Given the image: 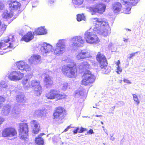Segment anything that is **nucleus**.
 <instances>
[{
  "mask_svg": "<svg viewBox=\"0 0 145 145\" xmlns=\"http://www.w3.org/2000/svg\"><path fill=\"white\" fill-rule=\"evenodd\" d=\"M84 89H79L75 91V96H77L78 95L83 96L84 94Z\"/></svg>",
  "mask_w": 145,
  "mask_h": 145,
  "instance_id": "obj_34",
  "label": "nucleus"
},
{
  "mask_svg": "<svg viewBox=\"0 0 145 145\" xmlns=\"http://www.w3.org/2000/svg\"><path fill=\"white\" fill-rule=\"evenodd\" d=\"M68 85L67 83L65 82L61 85V87L62 90L65 91L67 89Z\"/></svg>",
  "mask_w": 145,
  "mask_h": 145,
  "instance_id": "obj_39",
  "label": "nucleus"
},
{
  "mask_svg": "<svg viewBox=\"0 0 145 145\" xmlns=\"http://www.w3.org/2000/svg\"><path fill=\"white\" fill-rule=\"evenodd\" d=\"M66 42L65 39L59 40L55 44L54 47L50 44L44 42L39 45L40 51L41 54L44 56L52 54L59 56L65 52L66 48Z\"/></svg>",
  "mask_w": 145,
  "mask_h": 145,
  "instance_id": "obj_1",
  "label": "nucleus"
},
{
  "mask_svg": "<svg viewBox=\"0 0 145 145\" xmlns=\"http://www.w3.org/2000/svg\"><path fill=\"white\" fill-rule=\"evenodd\" d=\"M86 129L84 128L81 127L80 129V130L79 131V133H82L83 132V131L86 130Z\"/></svg>",
  "mask_w": 145,
  "mask_h": 145,
  "instance_id": "obj_46",
  "label": "nucleus"
},
{
  "mask_svg": "<svg viewBox=\"0 0 145 145\" xmlns=\"http://www.w3.org/2000/svg\"><path fill=\"white\" fill-rule=\"evenodd\" d=\"M14 110H13L12 112V113H16V109L15 108H14Z\"/></svg>",
  "mask_w": 145,
  "mask_h": 145,
  "instance_id": "obj_53",
  "label": "nucleus"
},
{
  "mask_svg": "<svg viewBox=\"0 0 145 145\" xmlns=\"http://www.w3.org/2000/svg\"><path fill=\"white\" fill-rule=\"evenodd\" d=\"M9 8L11 12H17L20 9L21 4L20 3L16 0H9L8 1Z\"/></svg>",
  "mask_w": 145,
  "mask_h": 145,
  "instance_id": "obj_12",
  "label": "nucleus"
},
{
  "mask_svg": "<svg viewBox=\"0 0 145 145\" xmlns=\"http://www.w3.org/2000/svg\"><path fill=\"white\" fill-rule=\"evenodd\" d=\"M95 77L89 71L84 73L82 76V84L85 86H89L93 83L95 81Z\"/></svg>",
  "mask_w": 145,
  "mask_h": 145,
  "instance_id": "obj_6",
  "label": "nucleus"
},
{
  "mask_svg": "<svg viewBox=\"0 0 145 145\" xmlns=\"http://www.w3.org/2000/svg\"><path fill=\"white\" fill-rule=\"evenodd\" d=\"M40 83V81L35 80H32L30 82V88H32L35 94L37 96H40L42 91Z\"/></svg>",
  "mask_w": 145,
  "mask_h": 145,
  "instance_id": "obj_10",
  "label": "nucleus"
},
{
  "mask_svg": "<svg viewBox=\"0 0 145 145\" xmlns=\"http://www.w3.org/2000/svg\"><path fill=\"white\" fill-rule=\"evenodd\" d=\"M33 114L35 117L40 118L44 116L45 112L43 110H37L33 112Z\"/></svg>",
  "mask_w": 145,
  "mask_h": 145,
  "instance_id": "obj_28",
  "label": "nucleus"
},
{
  "mask_svg": "<svg viewBox=\"0 0 145 145\" xmlns=\"http://www.w3.org/2000/svg\"><path fill=\"white\" fill-rule=\"evenodd\" d=\"M44 135V133H41L36 138L35 140V145H43L44 144L43 139L41 137Z\"/></svg>",
  "mask_w": 145,
  "mask_h": 145,
  "instance_id": "obj_27",
  "label": "nucleus"
},
{
  "mask_svg": "<svg viewBox=\"0 0 145 145\" xmlns=\"http://www.w3.org/2000/svg\"><path fill=\"white\" fill-rule=\"evenodd\" d=\"M116 64L117 68V71H116V72L118 74H120L121 72L122 69L119 66L120 64V61L118 60L117 62H116Z\"/></svg>",
  "mask_w": 145,
  "mask_h": 145,
  "instance_id": "obj_35",
  "label": "nucleus"
},
{
  "mask_svg": "<svg viewBox=\"0 0 145 145\" xmlns=\"http://www.w3.org/2000/svg\"><path fill=\"white\" fill-rule=\"evenodd\" d=\"M113 135H114L112 134L110 135V136L111 137H112L113 136Z\"/></svg>",
  "mask_w": 145,
  "mask_h": 145,
  "instance_id": "obj_61",
  "label": "nucleus"
},
{
  "mask_svg": "<svg viewBox=\"0 0 145 145\" xmlns=\"http://www.w3.org/2000/svg\"><path fill=\"white\" fill-rule=\"evenodd\" d=\"M107 62L106 63V64H103L101 65L100 67L102 70L103 73L105 74H108V72H110V69H109L108 67H107Z\"/></svg>",
  "mask_w": 145,
  "mask_h": 145,
  "instance_id": "obj_32",
  "label": "nucleus"
},
{
  "mask_svg": "<svg viewBox=\"0 0 145 145\" xmlns=\"http://www.w3.org/2000/svg\"><path fill=\"white\" fill-rule=\"evenodd\" d=\"M45 96L48 99H53L55 98L62 99L65 98L66 96L64 93H60L57 91L52 90L50 92L46 93Z\"/></svg>",
  "mask_w": 145,
  "mask_h": 145,
  "instance_id": "obj_8",
  "label": "nucleus"
},
{
  "mask_svg": "<svg viewBox=\"0 0 145 145\" xmlns=\"http://www.w3.org/2000/svg\"><path fill=\"white\" fill-rule=\"evenodd\" d=\"M138 2V0H127V11L130 10L132 7L135 6ZM129 13L127 11V14Z\"/></svg>",
  "mask_w": 145,
  "mask_h": 145,
  "instance_id": "obj_24",
  "label": "nucleus"
},
{
  "mask_svg": "<svg viewBox=\"0 0 145 145\" xmlns=\"http://www.w3.org/2000/svg\"><path fill=\"white\" fill-rule=\"evenodd\" d=\"M41 61V56L38 54H34L29 59V62L33 65L40 63Z\"/></svg>",
  "mask_w": 145,
  "mask_h": 145,
  "instance_id": "obj_18",
  "label": "nucleus"
},
{
  "mask_svg": "<svg viewBox=\"0 0 145 145\" xmlns=\"http://www.w3.org/2000/svg\"><path fill=\"white\" fill-rule=\"evenodd\" d=\"M127 84H128V83L130 84V83H131L129 82V80H127Z\"/></svg>",
  "mask_w": 145,
  "mask_h": 145,
  "instance_id": "obj_64",
  "label": "nucleus"
},
{
  "mask_svg": "<svg viewBox=\"0 0 145 145\" xmlns=\"http://www.w3.org/2000/svg\"><path fill=\"white\" fill-rule=\"evenodd\" d=\"M84 38L88 43L95 44L98 43L99 40L97 36L91 32L87 31L84 33Z\"/></svg>",
  "mask_w": 145,
  "mask_h": 145,
  "instance_id": "obj_9",
  "label": "nucleus"
},
{
  "mask_svg": "<svg viewBox=\"0 0 145 145\" xmlns=\"http://www.w3.org/2000/svg\"><path fill=\"white\" fill-rule=\"evenodd\" d=\"M31 127L33 128V131L35 134H37L40 130V125L39 123L35 120H32L30 122Z\"/></svg>",
  "mask_w": 145,
  "mask_h": 145,
  "instance_id": "obj_19",
  "label": "nucleus"
},
{
  "mask_svg": "<svg viewBox=\"0 0 145 145\" xmlns=\"http://www.w3.org/2000/svg\"><path fill=\"white\" fill-rule=\"evenodd\" d=\"M96 117H100L101 116H102V115H97L95 116Z\"/></svg>",
  "mask_w": 145,
  "mask_h": 145,
  "instance_id": "obj_55",
  "label": "nucleus"
},
{
  "mask_svg": "<svg viewBox=\"0 0 145 145\" xmlns=\"http://www.w3.org/2000/svg\"><path fill=\"white\" fill-rule=\"evenodd\" d=\"M4 7V5L2 2L0 1V10H2Z\"/></svg>",
  "mask_w": 145,
  "mask_h": 145,
  "instance_id": "obj_45",
  "label": "nucleus"
},
{
  "mask_svg": "<svg viewBox=\"0 0 145 145\" xmlns=\"http://www.w3.org/2000/svg\"><path fill=\"white\" fill-rule=\"evenodd\" d=\"M17 132L14 128H9L5 129L2 133V136L3 137H11L16 135Z\"/></svg>",
  "mask_w": 145,
  "mask_h": 145,
  "instance_id": "obj_16",
  "label": "nucleus"
},
{
  "mask_svg": "<svg viewBox=\"0 0 145 145\" xmlns=\"http://www.w3.org/2000/svg\"><path fill=\"white\" fill-rule=\"evenodd\" d=\"M127 30V29L125 28L123 30V32L125 33L126 32Z\"/></svg>",
  "mask_w": 145,
  "mask_h": 145,
  "instance_id": "obj_54",
  "label": "nucleus"
},
{
  "mask_svg": "<svg viewBox=\"0 0 145 145\" xmlns=\"http://www.w3.org/2000/svg\"><path fill=\"white\" fill-rule=\"evenodd\" d=\"M113 135H114L112 134L110 135V136L111 137H112L113 136Z\"/></svg>",
  "mask_w": 145,
  "mask_h": 145,
  "instance_id": "obj_62",
  "label": "nucleus"
},
{
  "mask_svg": "<svg viewBox=\"0 0 145 145\" xmlns=\"http://www.w3.org/2000/svg\"><path fill=\"white\" fill-rule=\"evenodd\" d=\"M79 129V128H77L76 129L74 130L73 131L74 133V134H76L78 132V131Z\"/></svg>",
  "mask_w": 145,
  "mask_h": 145,
  "instance_id": "obj_50",
  "label": "nucleus"
},
{
  "mask_svg": "<svg viewBox=\"0 0 145 145\" xmlns=\"http://www.w3.org/2000/svg\"><path fill=\"white\" fill-rule=\"evenodd\" d=\"M77 67L80 69L84 71L89 69L90 65L87 61H84L78 65Z\"/></svg>",
  "mask_w": 145,
  "mask_h": 145,
  "instance_id": "obj_23",
  "label": "nucleus"
},
{
  "mask_svg": "<svg viewBox=\"0 0 145 145\" xmlns=\"http://www.w3.org/2000/svg\"><path fill=\"white\" fill-rule=\"evenodd\" d=\"M108 46L109 48H110L111 50H112L113 49L115 48L116 47L112 43H110Z\"/></svg>",
  "mask_w": 145,
  "mask_h": 145,
  "instance_id": "obj_42",
  "label": "nucleus"
},
{
  "mask_svg": "<svg viewBox=\"0 0 145 145\" xmlns=\"http://www.w3.org/2000/svg\"><path fill=\"white\" fill-rule=\"evenodd\" d=\"M121 7V4L119 2L115 3L112 5V10L116 13H117L120 12Z\"/></svg>",
  "mask_w": 145,
  "mask_h": 145,
  "instance_id": "obj_22",
  "label": "nucleus"
},
{
  "mask_svg": "<svg viewBox=\"0 0 145 145\" xmlns=\"http://www.w3.org/2000/svg\"><path fill=\"white\" fill-rule=\"evenodd\" d=\"M115 139V138L114 137H111L110 138V140H112V141H113Z\"/></svg>",
  "mask_w": 145,
  "mask_h": 145,
  "instance_id": "obj_52",
  "label": "nucleus"
},
{
  "mask_svg": "<svg viewBox=\"0 0 145 145\" xmlns=\"http://www.w3.org/2000/svg\"><path fill=\"white\" fill-rule=\"evenodd\" d=\"M16 66L19 69L25 71L27 72L30 71L31 70V66L23 61H20L17 62L16 63Z\"/></svg>",
  "mask_w": 145,
  "mask_h": 145,
  "instance_id": "obj_14",
  "label": "nucleus"
},
{
  "mask_svg": "<svg viewBox=\"0 0 145 145\" xmlns=\"http://www.w3.org/2000/svg\"><path fill=\"white\" fill-rule=\"evenodd\" d=\"M70 128V126H68L66 128L68 130Z\"/></svg>",
  "mask_w": 145,
  "mask_h": 145,
  "instance_id": "obj_57",
  "label": "nucleus"
},
{
  "mask_svg": "<svg viewBox=\"0 0 145 145\" xmlns=\"http://www.w3.org/2000/svg\"><path fill=\"white\" fill-rule=\"evenodd\" d=\"M28 79L27 78H24L22 81V83L25 89H28L30 88V83L28 84Z\"/></svg>",
  "mask_w": 145,
  "mask_h": 145,
  "instance_id": "obj_33",
  "label": "nucleus"
},
{
  "mask_svg": "<svg viewBox=\"0 0 145 145\" xmlns=\"http://www.w3.org/2000/svg\"><path fill=\"white\" fill-rule=\"evenodd\" d=\"M5 100V99L3 97L0 96V108L1 107V105L3 102Z\"/></svg>",
  "mask_w": 145,
  "mask_h": 145,
  "instance_id": "obj_43",
  "label": "nucleus"
},
{
  "mask_svg": "<svg viewBox=\"0 0 145 145\" xmlns=\"http://www.w3.org/2000/svg\"><path fill=\"white\" fill-rule=\"evenodd\" d=\"M138 53V52H137L135 53H131V54L129 55V56L128 58H129L130 59L133 58V57L135 54H137Z\"/></svg>",
  "mask_w": 145,
  "mask_h": 145,
  "instance_id": "obj_44",
  "label": "nucleus"
},
{
  "mask_svg": "<svg viewBox=\"0 0 145 145\" xmlns=\"http://www.w3.org/2000/svg\"><path fill=\"white\" fill-rule=\"evenodd\" d=\"M70 128V126H68L66 128L68 130Z\"/></svg>",
  "mask_w": 145,
  "mask_h": 145,
  "instance_id": "obj_56",
  "label": "nucleus"
},
{
  "mask_svg": "<svg viewBox=\"0 0 145 145\" xmlns=\"http://www.w3.org/2000/svg\"><path fill=\"white\" fill-rule=\"evenodd\" d=\"M121 3L124 5H126L127 3V0H121Z\"/></svg>",
  "mask_w": 145,
  "mask_h": 145,
  "instance_id": "obj_48",
  "label": "nucleus"
},
{
  "mask_svg": "<svg viewBox=\"0 0 145 145\" xmlns=\"http://www.w3.org/2000/svg\"><path fill=\"white\" fill-rule=\"evenodd\" d=\"M12 12L6 10L2 14V17L4 18L8 19L11 18L14 15V13Z\"/></svg>",
  "mask_w": 145,
  "mask_h": 145,
  "instance_id": "obj_29",
  "label": "nucleus"
},
{
  "mask_svg": "<svg viewBox=\"0 0 145 145\" xmlns=\"http://www.w3.org/2000/svg\"><path fill=\"white\" fill-rule=\"evenodd\" d=\"M88 133H89V134H91L94 133L93 130L92 129H90L89 130Z\"/></svg>",
  "mask_w": 145,
  "mask_h": 145,
  "instance_id": "obj_49",
  "label": "nucleus"
},
{
  "mask_svg": "<svg viewBox=\"0 0 145 145\" xmlns=\"http://www.w3.org/2000/svg\"><path fill=\"white\" fill-rule=\"evenodd\" d=\"M19 136L20 138L25 140L27 139L29 136L28 125L26 123H20L19 124Z\"/></svg>",
  "mask_w": 145,
  "mask_h": 145,
  "instance_id": "obj_7",
  "label": "nucleus"
},
{
  "mask_svg": "<svg viewBox=\"0 0 145 145\" xmlns=\"http://www.w3.org/2000/svg\"><path fill=\"white\" fill-rule=\"evenodd\" d=\"M107 3L109 2L110 0H101Z\"/></svg>",
  "mask_w": 145,
  "mask_h": 145,
  "instance_id": "obj_51",
  "label": "nucleus"
},
{
  "mask_svg": "<svg viewBox=\"0 0 145 145\" xmlns=\"http://www.w3.org/2000/svg\"><path fill=\"white\" fill-rule=\"evenodd\" d=\"M90 56L89 51L87 49H84L78 52L76 56V58L77 60L85 59L89 57Z\"/></svg>",
  "mask_w": 145,
  "mask_h": 145,
  "instance_id": "obj_17",
  "label": "nucleus"
},
{
  "mask_svg": "<svg viewBox=\"0 0 145 145\" xmlns=\"http://www.w3.org/2000/svg\"><path fill=\"white\" fill-rule=\"evenodd\" d=\"M70 128V126H68L66 128L68 130Z\"/></svg>",
  "mask_w": 145,
  "mask_h": 145,
  "instance_id": "obj_58",
  "label": "nucleus"
},
{
  "mask_svg": "<svg viewBox=\"0 0 145 145\" xmlns=\"http://www.w3.org/2000/svg\"><path fill=\"white\" fill-rule=\"evenodd\" d=\"M83 2V0H72V2L75 5H80Z\"/></svg>",
  "mask_w": 145,
  "mask_h": 145,
  "instance_id": "obj_37",
  "label": "nucleus"
},
{
  "mask_svg": "<svg viewBox=\"0 0 145 145\" xmlns=\"http://www.w3.org/2000/svg\"><path fill=\"white\" fill-rule=\"evenodd\" d=\"M15 40L13 35H11L2 40L0 42V50H5L7 48L14 49L15 47L14 42Z\"/></svg>",
  "mask_w": 145,
  "mask_h": 145,
  "instance_id": "obj_4",
  "label": "nucleus"
},
{
  "mask_svg": "<svg viewBox=\"0 0 145 145\" xmlns=\"http://www.w3.org/2000/svg\"><path fill=\"white\" fill-rule=\"evenodd\" d=\"M44 82L47 87L52 85V81L49 76L48 74H45Z\"/></svg>",
  "mask_w": 145,
  "mask_h": 145,
  "instance_id": "obj_30",
  "label": "nucleus"
},
{
  "mask_svg": "<svg viewBox=\"0 0 145 145\" xmlns=\"http://www.w3.org/2000/svg\"><path fill=\"white\" fill-rule=\"evenodd\" d=\"M77 20L78 21H80L82 20L85 21L86 20V19L83 14H79L77 15Z\"/></svg>",
  "mask_w": 145,
  "mask_h": 145,
  "instance_id": "obj_36",
  "label": "nucleus"
},
{
  "mask_svg": "<svg viewBox=\"0 0 145 145\" xmlns=\"http://www.w3.org/2000/svg\"><path fill=\"white\" fill-rule=\"evenodd\" d=\"M124 82H127V80L126 79H125L124 80Z\"/></svg>",
  "mask_w": 145,
  "mask_h": 145,
  "instance_id": "obj_63",
  "label": "nucleus"
},
{
  "mask_svg": "<svg viewBox=\"0 0 145 145\" xmlns=\"http://www.w3.org/2000/svg\"><path fill=\"white\" fill-rule=\"evenodd\" d=\"M16 100L17 103H23L25 102L24 96L22 93L17 95L16 97Z\"/></svg>",
  "mask_w": 145,
  "mask_h": 145,
  "instance_id": "obj_31",
  "label": "nucleus"
},
{
  "mask_svg": "<svg viewBox=\"0 0 145 145\" xmlns=\"http://www.w3.org/2000/svg\"><path fill=\"white\" fill-rule=\"evenodd\" d=\"M133 98L134 101H135L137 105H138L140 103V101L138 99V98L137 95L135 94H133Z\"/></svg>",
  "mask_w": 145,
  "mask_h": 145,
  "instance_id": "obj_40",
  "label": "nucleus"
},
{
  "mask_svg": "<svg viewBox=\"0 0 145 145\" xmlns=\"http://www.w3.org/2000/svg\"><path fill=\"white\" fill-rule=\"evenodd\" d=\"M0 31L1 33L3 32L6 29V26L5 25H2L0 27Z\"/></svg>",
  "mask_w": 145,
  "mask_h": 145,
  "instance_id": "obj_41",
  "label": "nucleus"
},
{
  "mask_svg": "<svg viewBox=\"0 0 145 145\" xmlns=\"http://www.w3.org/2000/svg\"><path fill=\"white\" fill-rule=\"evenodd\" d=\"M5 119L2 117L0 116V125L4 121Z\"/></svg>",
  "mask_w": 145,
  "mask_h": 145,
  "instance_id": "obj_47",
  "label": "nucleus"
},
{
  "mask_svg": "<svg viewBox=\"0 0 145 145\" xmlns=\"http://www.w3.org/2000/svg\"><path fill=\"white\" fill-rule=\"evenodd\" d=\"M93 29L99 34L104 36L107 34V29L109 28L108 24L106 20L103 18L93 19Z\"/></svg>",
  "mask_w": 145,
  "mask_h": 145,
  "instance_id": "obj_2",
  "label": "nucleus"
},
{
  "mask_svg": "<svg viewBox=\"0 0 145 145\" xmlns=\"http://www.w3.org/2000/svg\"><path fill=\"white\" fill-rule=\"evenodd\" d=\"M97 59L99 62L100 66L104 64H106L107 62L105 56L99 52L97 55Z\"/></svg>",
  "mask_w": 145,
  "mask_h": 145,
  "instance_id": "obj_20",
  "label": "nucleus"
},
{
  "mask_svg": "<svg viewBox=\"0 0 145 145\" xmlns=\"http://www.w3.org/2000/svg\"><path fill=\"white\" fill-rule=\"evenodd\" d=\"M68 130V129H67V128H66L65 130L63 132H66Z\"/></svg>",
  "mask_w": 145,
  "mask_h": 145,
  "instance_id": "obj_60",
  "label": "nucleus"
},
{
  "mask_svg": "<svg viewBox=\"0 0 145 145\" xmlns=\"http://www.w3.org/2000/svg\"><path fill=\"white\" fill-rule=\"evenodd\" d=\"M62 71L65 75L69 78H75L77 75V70L76 68L75 64L73 62L63 66Z\"/></svg>",
  "mask_w": 145,
  "mask_h": 145,
  "instance_id": "obj_3",
  "label": "nucleus"
},
{
  "mask_svg": "<svg viewBox=\"0 0 145 145\" xmlns=\"http://www.w3.org/2000/svg\"><path fill=\"white\" fill-rule=\"evenodd\" d=\"M65 110L64 108L61 107L57 108L56 111L53 114L54 119L57 120H61L63 118L65 113Z\"/></svg>",
  "mask_w": 145,
  "mask_h": 145,
  "instance_id": "obj_15",
  "label": "nucleus"
},
{
  "mask_svg": "<svg viewBox=\"0 0 145 145\" xmlns=\"http://www.w3.org/2000/svg\"><path fill=\"white\" fill-rule=\"evenodd\" d=\"M24 74L19 71H14L10 72L8 75V78L11 80L17 82L22 80Z\"/></svg>",
  "mask_w": 145,
  "mask_h": 145,
  "instance_id": "obj_11",
  "label": "nucleus"
},
{
  "mask_svg": "<svg viewBox=\"0 0 145 145\" xmlns=\"http://www.w3.org/2000/svg\"><path fill=\"white\" fill-rule=\"evenodd\" d=\"M106 8L105 4L103 3L97 4L93 6L88 7L87 9L92 15L96 13L102 14L105 12Z\"/></svg>",
  "mask_w": 145,
  "mask_h": 145,
  "instance_id": "obj_5",
  "label": "nucleus"
},
{
  "mask_svg": "<svg viewBox=\"0 0 145 145\" xmlns=\"http://www.w3.org/2000/svg\"><path fill=\"white\" fill-rule=\"evenodd\" d=\"M47 30L46 29L42 27L38 28L33 33L34 34H37L38 35H42L45 34L46 33Z\"/></svg>",
  "mask_w": 145,
  "mask_h": 145,
  "instance_id": "obj_26",
  "label": "nucleus"
},
{
  "mask_svg": "<svg viewBox=\"0 0 145 145\" xmlns=\"http://www.w3.org/2000/svg\"><path fill=\"white\" fill-rule=\"evenodd\" d=\"M54 0H51L50 1V2L51 3L52 2V3H53L54 2Z\"/></svg>",
  "mask_w": 145,
  "mask_h": 145,
  "instance_id": "obj_59",
  "label": "nucleus"
},
{
  "mask_svg": "<svg viewBox=\"0 0 145 145\" xmlns=\"http://www.w3.org/2000/svg\"><path fill=\"white\" fill-rule=\"evenodd\" d=\"M7 87V86L5 81H2L0 82V88L2 90L3 88H6Z\"/></svg>",
  "mask_w": 145,
  "mask_h": 145,
  "instance_id": "obj_38",
  "label": "nucleus"
},
{
  "mask_svg": "<svg viewBox=\"0 0 145 145\" xmlns=\"http://www.w3.org/2000/svg\"><path fill=\"white\" fill-rule=\"evenodd\" d=\"M33 35L31 32H28L26 34L24 35L22 38V40H23L26 42H28L33 38Z\"/></svg>",
  "mask_w": 145,
  "mask_h": 145,
  "instance_id": "obj_21",
  "label": "nucleus"
},
{
  "mask_svg": "<svg viewBox=\"0 0 145 145\" xmlns=\"http://www.w3.org/2000/svg\"><path fill=\"white\" fill-rule=\"evenodd\" d=\"M11 107L10 105H7L4 106L1 111L2 115L6 116L8 114L11 109Z\"/></svg>",
  "mask_w": 145,
  "mask_h": 145,
  "instance_id": "obj_25",
  "label": "nucleus"
},
{
  "mask_svg": "<svg viewBox=\"0 0 145 145\" xmlns=\"http://www.w3.org/2000/svg\"><path fill=\"white\" fill-rule=\"evenodd\" d=\"M70 40L72 46L82 47L84 42L83 38L80 36L73 37Z\"/></svg>",
  "mask_w": 145,
  "mask_h": 145,
  "instance_id": "obj_13",
  "label": "nucleus"
}]
</instances>
